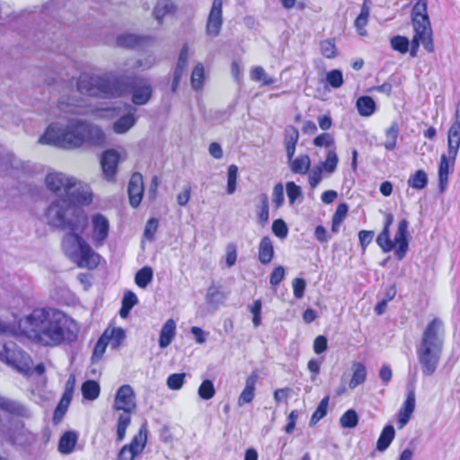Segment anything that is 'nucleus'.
Masks as SVG:
<instances>
[{"mask_svg":"<svg viewBox=\"0 0 460 460\" xmlns=\"http://www.w3.org/2000/svg\"><path fill=\"white\" fill-rule=\"evenodd\" d=\"M44 216L49 226L70 230L64 236L62 246L73 262L79 268H97L101 256L80 235L88 224V217L81 207L71 206L66 199L58 198L49 204Z\"/></svg>","mask_w":460,"mask_h":460,"instance_id":"1","label":"nucleus"},{"mask_svg":"<svg viewBox=\"0 0 460 460\" xmlns=\"http://www.w3.org/2000/svg\"><path fill=\"white\" fill-rule=\"evenodd\" d=\"M19 330L44 346H58L77 338L75 323L62 312L36 308L18 322Z\"/></svg>","mask_w":460,"mask_h":460,"instance_id":"2","label":"nucleus"},{"mask_svg":"<svg viewBox=\"0 0 460 460\" xmlns=\"http://www.w3.org/2000/svg\"><path fill=\"white\" fill-rule=\"evenodd\" d=\"M77 89L81 93L105 99L119 98L131 93L132 102L138 106L146 104L153 95V88L147 79L134 77L131 84H128L124 76L113 74L96 75L83 73L77 80Z\"/></svg>","mask_w":460,"mask_h":460,"instance_id":"3","label":"nucleus"},{"mask_svg":"<svg viewBox=\"0 0 460 460\" xmlns=\"http://www.w3.org/2000/svg\"><path fill=\"white\" fill-rule=\"evenodd\" d=\"M39 141L64 149H76L84 146L102 147L106 145V136L99 126L92 122L71 119L66 125L51 123Z\"/></svg>","mask_w":460,"mask_h":460,"instance_id":"4","label":"nucleus"},{"mask_svg":"<svg viewBox=\"0 0 460 460\" xmlns=\"http://www.w3.org/2000/svg\"><path fill=\"white\" fill-rule=\"evenodd\" d=\"M444 339V323L436 317L425 326L416 344V355L424 376H430L437 371L442 357Z\"/></svg>","mask_w":460,"mask_h":460,"instance_id":"5","label":"nucleus"},{"mask_svg":"<svg viewBox=\"0 0 460 460\" xmlns=\"http://www.w3.org/2000/svg\"><path fill=\"white\" fill-rule=\"evenodd\" d=\"M412 26L414 36L411 40L410 55L412 58L417 56L418 49L421 44L429 53L434 51L432 29L425 2L416 3L411 11Z\"/></svg>","mask_w":460,"mask_h":460,"instance_id":"6","label":"nucleus"},{"mask_svg":"<svg viewBox=\"0 0 460 460\" xmlns=\"http://www.w3.org/2000/svg\"><path fill=\"white\" fill-rule=\"evenodd\" d=\"M136 394L129 385H121L116 393L112 408L114 411H122L117 420V440L125 438L128 427L131 423V414L136 410Z\"/></svg>","mask_w":460,"mask_h":460,"instance_id":"7","label":"nucleus"},{"mask_svg":"<svg viewBox=\"0 0 460 460\" xmlns=\"http://www.w3.org/2000/svg\"><path fill=\"white\" fill-rule=\"evenodd\" d=\"M0 359L20 373L31 368L30 356L11 341L0 342Z\"/></svg>","mask_w":460,"mask_h":460,"instance_id":"8","label":"nucleus"},{"mask_svg":"<svg viewBox=\"0 0 460 460\" xmlns=\"http://www.w3.org/2000/svg\"><path fill=\"white\" fill-rule=\"evenodd\" d=\"M147 425H141L137 434H136L128 445H124L118 454L117 460H134L140 455L146 447L147 442Z\"/></svg>","mask_w":460,"mask_h":460,"instance_id":"9","label":"nucleus"},{"mask_svg":"<svg viewBox=\"0 0 460 460\" xmlns=\"http://www.w3.org/2000/svg\"><path fill=\"white\" fill-rule=\"evenodd\" d=\"M71 206L80 207L89 205L93 200V194L89 185L78 181L73 177V182L69 185V190L65 198Z\"/></svg>","mask_w":460,"mask_h":460,"instance_id":"10","label":"nucleus"},{"mask_svg":"<svg viewBox=\"0 0 460 460\" xmlns=\"http://www.w3.org/2000/svg\"><path fill=\"white\" fill-rule=\"evenodd\" d=\"M92 241L96 248L102 246L107 240L110 233V222L108 218L96 213L92 217Z\"/></svg>","mask_w":460,"mask_h":460,"instance_id":"11","label":"nucleus"},{"mask_svg":"<svg viewBox=\"0 0 460 460\" xmlns=\"http://www.w3.org/2000/svg\"><path fill=\"white\" fill-rule=\"evenodd\" d=\"M71 182H73V177L63 172H49L45 178L48 190L60 196V198H65Z\"/></svg>","mask_w":460,"mask_h":460,"instance_id":"12","label":"nucleus"},{"mask_svg":"<svg viewBox=\"0 0 460 460\" xmlns=\"http://www.w3.org/2000/svg\"><path fill=\"white\" fill-rule=\"evenodd\" d=\"M408 226L409 223L406 219L400 220L394 239L392 240L394 255L399 261L405 257L409 249Z\"/></svg>","mask_w":460,"mask_h":460,"instance_id":"13","label":"nucleus"},{"mask_svg":"<svg viewBox=\"0 0 460 460\" xmlns=\"http://www.w3.org/2000/svg\"><path fill=\"white\" fill-rule=\"evenodd\" d=\"M222 0H213L207 20L206 33L210 37L219 35L223 24Z\"/></svg>","mask_w":460,"mask_h":460,"instance_id":"14","label":"nucleus"},{"mask_svg":"<svg viewBox=\"0 0 460 460\" xmlns=\"http://www.w3.org/2000/svg\"><path fill=\"white\" fill-rule=\"evenodd\" d=\"M415 404V385L412 381H410L406 387V400L398 413V425L400 429L403 428L409 422L414 411Z\"/></svg>","mask_w":460,"mask_h":460,"instance_id":"15","label":"nucleus"},{"mask_svg":"<svg viewBox=\"0 0 460 460\" xmlns=\"http://www.w3.org/2000/svg\"><path fill=\"white\" fill-rule=\"evenodd\" d=\"M126 114L119 118L113 123V130L117 134H124L128 132L137 122L136 111L137 109L128 103L123 104Z\"/></svg>","mask_w":460,"mask_h":460,"instance_id":"16","label":"nucleus"},{"mask_svg":"<svg viewBox=\"0 0 460 460\" xmlns=\"http://www.w3.org/2000/svg\"><path fill=\"white\" fill-rule=\"evenodd\" d=\"M119 161V155L114 149L103 152L101 158V165L103 175L108 181H112L117 173V167Z\"/></svg>","mask_w":460,"mask_h":460,"instance_id":"17","label":"nucleus"},{"mask_svg":"<svg viewBox=\"0 0 460 460\" xmlns=\"http://www.w3.org/2000/svg\"><path fill=\"white\" fill-rule=\"evenodd\" d=\"M129 203L133 208H137L141 203L144 193V182L142 174L134 172L128 185Z\"/></svg>","mask_w":460,"mask_h":460,"instance_id":"18","label":"nucleus"},{"mask_svg":"<svg viewBox=\"0 0 460 460\" xmlns=\"http://www.w3.org/2000/svg\"><path fill=\"white\" fill-rule=\"evenodd\" d=\"M0 410L14 417L30 418L29 409L22 402L0 394Z\"/></svg>","mask_w":460,"mask_h":460,"instance_id":"19","label":"nucleus"},{"mask_svg":"<svg viewBox=\"0 0 460 460\" xmlns=\"http://www.w3.org/2000/svg\"><path fill=\"white\" fill-rule=\"evenodd\" d=\"M153 39L149 36H141L133 33H123L117 37L116 43L119 47L126 49H137L149 45Z\"/></svg>","mask_w":460,"mask_h":460,"instance_id":"20","label":"nucleus"},{"mask_svg":"<svg viewBox=\"0 0 460 460\" xmlns=\"http://www.w3.org/2000/svg\"><path fill=\"white\" fill-rule=\"evenodd\" d=\"M394 222V216L391 213L385 214L384 226L381 233L376 237V243L383 252H389L394 250V243L390 237V227Z\"/></svg>","mask_w":460,"mask_h":460,"instance_id":"21","label":"nucleus"},{"mask_svg":"<svg viewBox=\"0 0 460 460\" xmlns=\"http://www.w3.org/2000/svg\"><path fill=\"white\" fill-rule=\"evenodd\" d=\"M455 161L449 156L448 153L447 155L443 154L440 157L438 166V188L440 192H444L447 189L450 169L454 167Z\"/></svg>","mask_w":460,"mask_h":460,"instance_id":"22","label":"nucleus"},{"mask_svg":"<svg viewBox=\"0 0 460 460\" xmlns=\"http://www.w3.org/2000/svg\"><path fill=\"white\" fill-rule=\"evenodd\" d=\"M56 109L58 112L53 111L55 116L80 114L82 106L78 104V101L76 99L70 96H62L58 100Z\"/></svg>","mask_w":460,"mask_h":460,"instance_id":"23","label":"nucleus"},{"mask_svg":"<svg viewBox=\"0 0 460 460\" xmlns=\"http://www.w3.org/2000/svg\"><path fill=\"white\" fill-rule=\"evenodd\" d=\"M460 148V123H452L447 132V150L449 156L456 160Z\"/></svg>","mask_w":460,"mask_h":460,"instance_id":"24","label":"nucleus"},{"mask_svg":"<svg viewBox=\"0 0 460 460\" xmlns=\"http://www.w3.org/2000/svg\"><path fill=\"white\" fill-rule=\"evenodd\" d=\"M258 380V375L252 372L245 380V386L238 397L237 403L240 407L252 402L255 396V385Z\"/></svg>","mask_w":460,"mask_h":460,"instance_id":"25","label":"nucleus"},{"mask_svg":"<svg viewBox=\"0 0 460 460\" xmlns=\"http://www.w3.org/2000/svg\"><path fill=\"white\" fill-rule=\"evenodd\" d=\"M78 441V433L74 430L66 431L59 438L58 449L62 455L74 452Z\"/></svg>","mask_w":460,"mask_h":460,"instance_id":"26","label":"nucleus"},{"mask_svg":"<svg viewBox=\"0 0 460 460\" xmlns=\"http://www.w3.org/2000/svg\"><path fill=\"white\" fill-rule=\"evenodd\" d=\"M258 259L263 265L269 264L274 257V246L269 236L261 238L258 248Z\"/></svg>","mask_w":460,"mask_h":460,"instance_id":"27","label":"nucleus"},{"mask_svg":"<svg viewBox=\"0 0 460 460\" xmlns=\"http://www.w3.org/2000/svg\"><path fill=\"white\" fill-rule=\"evenodd\" d=\"M175 334H176V323H175L174 320L168 319L164 323V325L162 326V329L160 331L159 347L161 349H165L166 347H168L172 343L173 338L175 337Z\"/></svg>","mask_w":460,"mask_h":460,"instance_id":"28","label":"nucleus"},{"mask_svg":"<svg viewBox=\"0 0 460 460\" xmlns=\"http://www.w3.org/2000/svg\"><path fill=\"white\" fill-rule=\"evenodd\" d=\"M31 433L24 429L22 421L15 422L14 429H10L7 433L8 440L12 444L22 445L30 441Z\"/></svg>","mask_w":460,"mask_h":460,"instance_id":"29","label":"nucleus"},{"mask_svg":"<svg viewBox=\"0 0 460 460\" xmlns=\"http://www.w3.org/2000/svg\"><path fill=\"white\" fill-rule=\"evenodd\" d=\"M288 163L292 172L301 175L306 174L311 167V158L308 155H300Z\"/></svg>","mask_w":460,"mask_h":460,"instance_id":"30","label":"nucleus"},{"mask_svg":"<svg viewBox=\"0 0 460 460\" xmlns=\"http://www.w3.org/2000/svg\"><path fill=\"white\" fill-rule=\"evenodd\" d=\"M399 125L397 121H393L391 125L385 130V141L383 143L384 147L387 151H393L397 146L399 136Z\"/></svg>","mask_w":460,"mask_h":460,"instance_id":"31","label":"nucleus"},{"mask_svg":"<svg viewBox=\"0 0 460 460\" xmlns=\"http://www.w3.org/2000/svg\"><path fill=\"white\" fill-rule=\"evenodd\" d=\"M353 375L349 383V387L350 389H355L358 385H362L367 378V368L366 367L359 362H354L352 365Z\"/></svg>","mask_w":460,"mask_h":460,"instance_id":"32","label":"nucleus"},{"mask_svg":"<svg viewBox=\"0 0 460 460\" xmlns=\"http://www.w3.org/2000/svg\"><path fill=\"white\" fill-rule=\"evenodd\" d=\"M394 436H395V431H394V427L392 425H386L383 429V430L377 439L376 449L380 452L386 450L389 447L392 441L394 440Z\"/></svg>","mask_w":460,"mask_h":460,"instance_id":"33","label":"nucleus"},{"mask_svg":"<svg viewBox=\"0 0 460 460\" xmlns=\"http://www.w3.org/2000/svg\"><path fill=\"white\" fill-rule=\"evenodd\" d=\"M369 13L370 10L367 5V0H364V3L361 6L360 13L358 15L354 22L355 28L360 36L367 35V31L365 27L367 24Z\"/></svg>","mask_w":460,"mask_h":460,"instance_id":"34","label":"nucleus"},{"mask_svg":"<svg viewBox=\"0 0 460 460\" xmlns=\"http://www.w3.org/2000/svg\"><path fill=\"white\" fill-rule=\"evenodd\" d=\"M175 8L172 0H158L154 9L155 18L158 22H162L163 18L167 14L172 13Z\"/></svg>","mask_w":460,"mask_h":460,"instance_id":"35","label":"nucleus"},{"mask_svg":"<svg viewBox=\"0 0 460 460\" xmlns=\"http://www.w3.org/2000/svg\"><path fill=\"white\" fill-rule=\"evenodd\" d=\"M358 113L363 117H369L376 111V102L370 96H361L356 103Z\"/></svg>","mask_w":460,"mask_h":460,"instance_id":"36","label":"nucleus"},{"mask_svg":"<svg viewBox=\"0 0 460 460\" xmlns=\"http://www.w3.org/2000/svg\"><path fill=\"white\" fill-rule=\"evenodd\" d=\"M81 391L85 400L94 401L100 395L101 387L98 382L94 380H87L83 383Z\"/></svg>","mask_w":460,"mask_h":460,"instance_id":"37","label":"nucleus"},{"mask_svg":"<svg viewBox=\"0 0 460 460\" xmlns=\"http://www.w3.org/2000/svg\"><path fill=\"white\" fill-rule=\"evenodd\" d=\"M226 296L224 292L217 287L211 286L208 288L206 301L208 304L212 305L214 308H217L224 303Z\"/></svg>","mask_w":460,"mask_h":460,"instance_id":"38","label":"nucleus"},{"mask_svg":"<svg viewBox=\"0 0 460 460\" xmlns=\"http://www.w3.org/2000/svg\"><path fill=\"white\" fill-rule=\"evenodd\" d=\"M152 279L153 270L148 266L143 267L135 275V282L141 288H146Z\"/></svg>","mask_w":460,"mask_h":460,"instance_id":"39","label":"nucleus"},{"mask_svg":"<svg viewBox=\"0 0 460 460\" xmlns=\"http://www.w3.org/2000/svg\"><path fill=\"white\" fill-rule=\"evenodd\" d=\"M408 185L416 190H422L428 185V176L423 170H418L411 175L408 180Z\"/></svg>","mask_w":460,"mask_h":460,"instance_id":"40","label":"nucleus"},{"mask_svg":"<svg viewBox=\"0 0 460 460\" xmlns=\"http://www.w3.org/2000/svg\"><path fill=\"white\" fill-rule=\"evenodd\" d=\"M107 337H108V332H104L103 334L97 341V342L93 348V355H92V362L93 363L99 361L102 358V356L106 350V348L109 344Z\"/></svg>","mask_w":460,"mask_h":460,"instance_id":"41","label":"nucleus"},{"mask_svg":"<svg viewBox=\"0 0 460 460\" xmlns=\"http://www.w3.org/2000/svg\"><path fill=\"white\" fill-rule=\"evenodd\" d=\"M204 66L201 63H198L191 73L190 83L194 90L202 89L204 82Z\"/></svg>","mask_w":460,"mask_h":460,"instance_id":"42","label":"nucleus"},{"mask_svg":"<svg viewBox=\"0 0 460 460\" xmlns=\"http://www.w3.org/2000/svg\"><path fill=\"white\" fill-rule=\"evenodd\" d=\"M358 423V413L352 409L346 411L340 419V424L342 428L352 429L355 428Z\"/></svg>","mask_w":460,"mask_h":460,"instance_id":"43","label":"nucleus"},{"mask_svg":"<svg viewBox=\"0 0 460 460\" xmlns=\"http://www.w3.org/2000/svg\"><path fill=\"white\" fill-rule=\"evenodd\" d=\"M105 332H108V343L111 341L113 349L118 348L126 337L125 331L119 327L107 329Z\"/></svg>","mask_w":460,"mask_h":460,"instance_id":"44","label":"nucleus"},{"mask_svg":"<svg viewBox=\"0 0 460 460\" xmlns=\"http://www.w3.org/2000/svg\"><path fill=\"white\" fill-rule=\"evenodd\" d=\"M328 403H329V397H324L323 399H322V401L318 404L316 410L311 416V419H310L311 426L315 425L320 420H322L323 417L326 416Z\"/></svg>","mask_w":460,"mask_h":460,"instance_id":"45","label":"nucleus"},{"mask_svg":"<svg viewBox=\"0 0 460 460\" xmlns=\"http://www.w3.org/2000/svg\"><path fill=\"white\" fill-rule=\"evenodd\" d=\"M339 159L334 149L329 150L324 162L321 163L319 166L323 167V170L329 173H332L337 167Z\"/></svg>","mask_w":460,"mask_h":460,"instance_id":"46","label":"nucleus"},{"mask_svg":"<svg viewBox=\"0 0 460 460\" xmlns=\"http://www.w3.org/2000/svg\"><path fill=\"white\" fill-rule=\"evenodd\" d=\"M185 378H186V374L185 373L171 374L167 377L166 385H167L169 389L173 390V391H177V390H180L182 387V385H183V384L185 382Z\"/></svg>","mask_w":460,"mask_h":460,"instance_id":"47","label":"nucleus"},{"mask_svg":"<svg viewBox=\"0 0 460 460\" xmlns=\"http://www.w3.org/2000/svg\"><path fill=\"white\" fill-rule=\"evenodd\" d=\"M252 79L257 82H262L264 85H270L275 83V79L266 74L261 66H256L252 71Z\"/></svg>","mask_w":460,"mask_h":460,"instance_id":"48","label":"nucleus"},{"mask_svg":"<svg viewBox=\"0 0 460 460\" xmlns=\"http://www.w3.org/2000/svg\"><path fill=\"white\" fill-rule=\"evenodd\" d=\"M390 42H391V47L393 48V49H394L402 54H404L409 50L410 41H409L408 38H406L404 36H400V35L394 36L391 39Z\"/></svg>","mask_w":460,"mask_h":460,"instance_id":"49","label":"nucleus"},{"mask_svg":"<svg viewBox=\"0 0 460 460\" xmlns=\"http://www.w3.org/2000/svg\"><path fill=\"white\" fill-rule=\"evenodd\" d=\"M214 384L210 380H204L199 387L198 394L203 400H209L215 395Z\"/></svg>","mask_w":460,"mask_h":460,"instance_id":"50","label":"nucleus"},{"mask_svg":"<svg viewBox=\"0 0 460 460\" xmlns=\"http://www.w3.org/2000/svg\"><path fill=\"white\" fill-rule=\"evenodd\" d=\"M238 167L235 164H231L227 171V194H233L236 190Z\"/></svg>","mask_w":460,"mask_h":460,"instance_id":"51","label":"nucleus"},{"mask_svg":"<svg viewBox=\"0 0 460 460\" xmlns=\"http://www.w3.org/2000/svg\"><path fill=\"white\" fill-rule=\"evenodd\" d=\"M326 81L332 88H340L344 81L342 72L339 69H333L327 73Z\"/></svg>","mask_w":460,"mask_h":460,"instance_id":"52","label":"nucleus"},{"mask_svg":"<svg viewBox=\"0 0 460 460\" xmlns=\"http://www.w3.org/2000/svg\"><path fill=\"white\" fill-rule=\"evenodd\" d=\"M299 139V132L294 126H288L284 131V145H296Z\"/></svg>","mask_w":460,"mask_h":460,"instance_id":"53","label":"nucleus"},{"mask_svg":"<svg viewBox=\"0 0 460 460\" xmlns=\"http://www.w3.org/2000/svg\"><path fill=\"white\" fill-rule=\"evenodd\" d=\"M323 167L319 165H315L313 169L309 170L308 174V182L312 189L316 188L323 179Z\"/></svg>","mask_w":460,"mask_h":460,"instance_id":"54","label":"nucleus"},{"mask_svg":"<svg viewBox=\"0 0 460 460\" xmlns=\"http://www.w3.org/2000/svg\"><path fill=\"white\" fill-rule=\"evenodd\" d=\"M260 223L264 226L269 221V201L265 194L261 196V207L258 213Z\"/></svg>","mask_w":460,"mask_h":460,"instance_id":"55","label":"nucleus"},{"mask_svg":"<svg viewBox=\"0 0 460 460\" xmlns=\"http://www.w3.org/2000/svg\"><path fill=\"white\" fill-rule=\"evenodd\" d=\"M313 143L315 146L331 147L334 146V138L329 133H322L314 139Z\"/></svg>","mask_w":460,"mask_h":460,"instance_id":"56","label":"nucleus"},{"mask_svg":"<svg viewBox=\"0 0 460 460\" xmlns=\"http://www.w3.org/2000/svg\"><path fill=\"white\" fill-rule=\"evenodd\" d=\"M306 283L304 279L296 278L292 281L293 293L296 298L301 299L305 295Z\"/></svg>","mask_w":460,"mask_h":460,"instance_id":"57","label":"nucleus"},{"mask_svg":"<svg viewBox=\"0 0 460 460\" xmlns=\"http://www.w3.org/2000/svg\"><path fill=\"white\" fill-rule=\"evenodd\" d=\"M287 193L289 199V202L293 204L296 199L302 196V190L299 186H297L295 182L289 181L286 185Z\"/></svg>","mask_w":460,"mask_h":460,"instance_id":"58","label":"nucleus"},{"mask_svg":"<svg viewBox=\"0 0 460 460\" xmlns=\"http://www.w3.org/2000/svg\"><path fill=\"white\" fill-rule=\"evenodd\" d=\"M272 231L279 238H285L288 233V226L282 219L273 221Z\"/></svg>","mask_w":460,"mask_h":460,"instance_id":"59","label":"nucleus"},{"mask_svg":"<svg viewBox=\"0 0 460 460\" xmlns=\"http://www.w3.org/2000/svg\"><path fill=\"white\" fill-rule=\"evenodd\" d=\"M349 210V206L346 203H341L338 205L336 211L332 217L335 220V225H341L345 219Z\"/></svg>","mask_w":460,"mask_h":460,"instance_id":"60","label":"nucleus"},{"mask_svg":"<svg viewBox=\"0 0 460 460\" xmlns=\"http://www.w3.org/2000/svg\"><path fill=\"white\" fill-rule=\"evenodd\" d=\"M285 277V269L282 266L276 267L270 276L271 286H278Z\"/></svg>","mask_w":460,"mask_h":460,"instance_id":"61","label":"nucleus"},{"mask_svg":"<svg viewBox=\"0 0 460 460\" xmlns=\"http://www.w3.org/2000/svg\"><path fill=\"white\" fill-rule=\"evenodd\" d=\"M158 227V220L150 218L145 227L144 235L146 239L152 241Z\"/></svg>","mask_w":460,"mask_h":460,"instance_id":"62","label":"nucleus"},{"mask_svg":"<svg viewBox=\"0 0 460 460\" xmlns=\"http://www.w3.org/2000/svg\"><path fill=\"white\" fill-rule=\"evenodd\" d=\"M272 201L277 208L280 207L284 202V191L281 183H278L274 186L272 191Z\"/></svg>","mask_w":460,"mask_h":460,"instance_id":"63","label":"nucleus"},{"mask_svg":"<svg viewBox=\"0 0 460 460\" xmlns=\"http://www.w3.org/2000/svg\"><path fill=\"white\" fill-rule=\"evenodd\" d=\"M375 233L374 231L361 230L358 233V240L360 243V246L362 250H366V248L370 244L374 238Z\"/></svg>","mask_w":460,"mask_h":460,"instance_id":"64","label":"nucleus"}]
</instances>
